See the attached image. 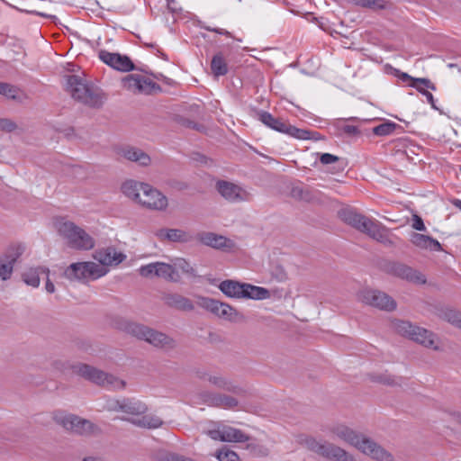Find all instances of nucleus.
Wrapping results in <instances>:
<instances>
[{
    "label": "nucleus",
    "mask_w": 461,
    "mask_h": 461,
    "mask_svg": "<svg viewBox=\"0 0 461 461\" xmlns=\"http://www.w3.org/2000/svg\"><path fill=\"white\" fill-rule=\"evenodd\" d=\"M41 274L48 276L50 269L46 267H31L23 273L22 279L27 285L36 288L40 285Z\"/></svg>",
    "instance_id": "31"
},
{
    "label": "nucleus",
    "mask_w": 461,
    "mask_h": 461,
    "mask_svg": "<svg viewBox=\"0 0 461 461\" xmlns=\"http://www.w3.org/2000/svg\"><path fill=\"white\" fill-rule=\"evenodd\" d=\"M210 382L219 388L224 389L229 392H232L238 394L243 393V390L232 382L227 379V376H211Z\"/></svg>",
    "instance_id": "37"
},
{
    "label": "nucleus",
    "mask_w": 461,
    "mask_h": 461,
    "mask_svg": "<svg viewBox=\"0 0 461 461\" xmlns=\"http://www.w3.org/2000/svg\"><path fill=\"white\" fill-rule=\"evenodd\" d=\"M165 303L179 311L191 312L194 309L193 302L178 294H167L164 296Z\"/></svg>",
    "instance_id": "28"
},
{
    "label": "nucleus",
    "mask_w": 461,
    "mask_h": 461,
    "mask_svg": "<svg viewBox=\"0 0 461 461\" xmlns=\"http://www.w3.org/2000/svg\"><path fill=\"white\" fill-rule=\"evenodd\" d=\"M270 297V292L264 287L243 283L242 299L264 300Z\"/></svg>",
    "instance_id": "32"
},
{
    "label": "nucleus",
    "mask_w": 461,
    "mask_h": 461,
    "mask_svg": "<svg viewBox=\"0 0 461 461\" xmlns=\"http://www.w3.org/2000/svg\"><path fill=\"white\" fill-rule=\"evenodd\" d=\"M139 273L141 276L147 278L156 276L175 283L180 281V276L176 268L172 265L164 262L158 261L143 265L140 267Z\"/></svg>",
    "instance_id": "12"
},
{
    "label": "nucleus",
    "mask_w": 461,
    "mask_h": 461,
    "mask_svg": "<svg viewBox=\"0 0 461 461\" xmlns=\"http://www.w3.org/2000/svg\"><path fill=\"white\" fill-rule=\"evenodd\" d=\"M457 424L461 425V412L456 411H446Z\"/></svg>",
    "instance_id": "59"
},
{
    "label": "nucleus",
    "mask_w": 461,
    "mask_h": 461,
    "mask_svg": "<svg viewBox=\"0 0 461 461\" xmlns=\"http://www.w3.org/2000/svg\"><path fill=\"white\" fill-rule=\"evenodd\" d=\"M98 57L104 64L116 70L129 72L135 69L133 62L126 55L101 50L98 53Z\"/></svg>",
    "instance_id": "19"
},
{
    "label": "nucleus",
    "mask_w": 461,
    "mask_h": 461,
    "mask_svg": "<svg viewBox=\"0 0 461 461\" xmlns=\"http://www.w3.org/2000/svg\"><path fill=\"white\" fill-rule=\"evenodd\" d=\"M410 85L420 86L423 88H428L433 91L436 90L435 84L426 77H415V79H413V83H410L409 86Z\"/></svg>",
    "instance_id": "48"
},
{
    "label": "nucleus",
    "mask_w": 461,
    "mask_h": 461,
    "mask_svg": "<svg viewBox=\"0 0 461 461\" xmlns=\"http://www.w3.org/2000/svg\"><path fill=\"white\" fill-rule=\"evenodd\" d=\"M339 216L342 221L370 238L383 244H392L386 229L378 221H372L352 208L339 210Z\"/></svg>",
    "instance_id": "2"
},
{
    "label": "nucleus",
    "mask_w": 461,
    "mask_h": 461,
    "mask_svg": "<svg viewBox=\"0 0 461 461\" xmlns=\"http://www.w3.org/2000/svg\"><path fill=\"white\" fill-rule=\"evenodd\" d=\"M65 79L66 89L75 100L92 108L103 106L106 98L100 89L94 87L77 75H68Z\"/></svg>",
    "instance_id": "3"
},
{
    "label": "nucleus",
    "mask_w": 461,
    "mask_h": 461,
    "mask_svg": "<svg viewBox=\"0 0 461 461\" xmlns=\"http://www.w3.org/2000/svg\"><path fill=\"white\" fill-rule=\"evenodd\" d=\"M330 431L333 437L356 447L375 461H394L393 456L375 440L345 424H335L330 428Z\"/></svg>",
    "instance_id": "1"
},
{
    "label": "nucleus",
    "mask_w": 461,
    "mask_h": 461,
    "mask_svg": "<svg viewBox=\"0 0 461 461\" xmlns=\"http://www.w3.org/2000/svg\"><path fill=\"white\" fill-rule=\"evenodd\" d=\"M385 273L413 284L423 285L426 277L420 271L400 261H388L384 266Z\"/></svg>",
    "instance_id": "11"
},
{
    "label": "nucleus",
    "mask_w": 461,
    "mask_h": 461,
    "mask_svg": "<svg viewBox=\"0 0 461 461\" xmlns=\"http://www.w3.org/2000/svg\"><path fill=\"white\" fill-rule=\"evenodd\" d=\"M145 45H146L147 47H149V48H154V49H156V50H157V52L159 54V56H160L163 59L167 60V56L165 53H163V52H162V51H161V50L157 47V45H156V44H154V43H146Z\"/></svg>",
    "instance_id": "61"
},
{
    "label": "nucleus",
    "mask_w": 461,
    "mask_h": 461,
    "mask_svg": "<svg viewBox=\"0 0 461 461\" xmlns=\"http://www.w3.org/2000/svg\"><path fill=\"white\" fill-rule=\"evenodd\" d=\"M203 29L208 31V32H216L218 34H221V35H224L226 37H229V38H232V35L231 33L225 30V29H221V28H217V27H212V26H208V25H203L202 26Z\"/></svg>",
    "instance_id": "54"
},
{
    "label": "nucleus",
    "mask_w": 461,
    "mask_h": 461,
    "mask_svg": "<svg viewBox=\"0 0 461 461\" xmlns=\"http://www.w3.org/2000/svg\"><path fill=\"white\" fill-rule=\"evenodd\" d=\"M220 304H223V302L205 296H198L196 300L197 306L204 309L216 317H218V314H220L221 309L222 307L220 306Z\"/></svg>",
    "instance_id": "36"
},
{
    "label": "nucleus",
    "mask_w": 461,
    "mask_h": 461,
    "mask_svg": "<svg viewBox=\"0 0 461 461\" xmlns=\"http://www.w3.org/2000/svg\"><path fill=\"white\" fill-rule=\"evenodd\" d=\"M123 87L133 93L150 94L153 89H160V86L145 77L138 74H131L122 80Z\"/></svg>",
    "instance_id": "18"
},
{
    "label": "nucleus",
    "mask_w": 461,
    "mask_h": 461,
    "mask_svg": "<svg viewBox=\"0 0 461 461\" xmlns=\"http://www.w3.org/2000/svg\"><path fill=\"white\" fill-rule=\"evenodd\" d=\"M444 318L452 325L461 329V312L447 309L444 312Z\"/></svg>",
    "instance_id": "44"
},
{
    "label": "nucleus",
    "mask_w": 461,
    "mask_h": 461,
    "mask_svg": "<svg viewBox=\"0 0 461 461\" xmlns=\"http://www.w3.org/2000/svg\"><path fill=\"white\" fill-rule=\"evenodd\" d=\"M18 88L8 84L0 82V95H3L10 99L17 98Z\"/></svg>",
    "instance_id": "45"
},
{
    "label": "nucleus",
    "mask_w": 461,
    "mask_h": 461,
    "mask_svg": "<svg viewBox=\"0 0 461 461\" xmlns=\"http://www.w3.org/2000/svg\"><path fill=\"white\" fill-rule=\"evenodd\" d=\"M207 435L214 440H220L224 442V439L222 438V425L218 426L215 429H210L207 431Z\"/></svg>",
    "instance_id": "53"
},
{
    "label": "nucleus",
    "mask_w": 461,
    "mask_h": 461,
    "mask_svg": "<svg viewBox=\"0 0 461 461\" xmlns=\"http://www.w3.org/2000/svg\"><path fill=\"white\" fill-rule=\"evenodd\" d=\"M222 438L224 442L243 443L249 441L250 437L239 429L222 425Z\"/></svg>",
    "instance_id": "33"
},
{
    "label": "nucleus",
    "mask_w": 461,
    "mask_h": 461,
    "mask_svg": "<svg viewBox=\"0 0 461 461\" xmlns=\"http://www.w3.org/2000/svg\"><path fill=\"white\" fill-rule=\"evenodd\" d=\"M220 306L222 307L220 314H218V318L232 322L238 321L242 318V315L229 303H223V304H220Z\"/></svg>",
    "instance_id": "39"
},
{
    "label": "nucleus",
    "mask_w": 461,
    "mask_h": 461,
    "mask_svg": "<svg viewBox=\"0 0 461 461\" xmlns=\"http://www.w3.org/2000/svg\"><path fill=\"white\" fill-rule=\"evenodd\" d=\"M94 258L100 263V267L107 268L108 266H117L126 256L116 250L114 247H107L95 251Z\"/></svg>",
    "instance_id": "23"
},
{
    "label": "nucleus",
    "mask_w": 461,
    "mask_h": 461,
    "mask_svg": "<svg viewBox=\"0 0 461 461\" xmlns=\"http://www.w3.org/2000/svg\"><path fill=\"white\" fill-rule=\"evenodd\" d=\"M354 4L363 8H368L373 11L386 9L389 3L385 0H354Z\"/></svg>",
    "instance_id": "42"
},
{
    "label": "nucleus",
    "mask_w": 461,
    "mask_h": 461,
    "mask_svg": "<svg viewBox=\"0 0 461 461\" xmlns=\"http://www.w3.org/2000/svg\"><path fill=\"white\" fill-rule=\"evenodd\" d=\"M53 420L57 424L73 434L89 436L100 431L98 427L90 420L72 413L58 411L54 412Z\"/></svg>",
    "instance_id": "6"
},
{
    "label": "nucleus",
    "mask_w": 461,
    "mask_h": 461,
    "mask_svg": "<svg viewBox=\"0 0 461 461\" xmlns=\"http://www.w3.org/2000/svg\"><path fill=\"white\" fill-rule=\"evenodd\" d=\"M211 70L214 77L228 74L229 67L222 52H217L211 60Z\"/></svg>",
    "instance_id": "34"
},
{
    "label": "nucleus",
    "mask_w": 461,
    "mask_h": 461,
    "mask_svg": "<svg viewBox=\"0 0 461 461\" xmlns=\"http://www.w3.org/2000/svg\"><path fill=\"white\" fill-rule=\"evenodd\" d=\"M196 239L203 245L216 249H230L233 247V242L230 239L211 231L199 232Z\"/></svg>",
    "instance_id": "24"
},
{
    "label": "nucleus",
    "mask_w": 461,
    "mask_h": 461,
    "mask_svg": "<svg viewBox=\"0 0 461 461\" xmlns=\"http://www.w3.org/2000/svg\"><path fill=\"white\" fill-rule=\"evenodd\" d=\"M176 266L180 268L183 272L186 274H193L194 268L190 266V264L184 258L177 259Z\"/></svg>",
    "instance_id": "52"
},
{
    "label": "nucleus",
    "mask_w": 461,
    "mask_h": 461,
    "mask_svg": "<svg viewBox=\"0 0 461 461\" xmlns=\"http://www.w3.org/2000/svg\"><path fill=\"white\" fill-rule=\"evenodd\" d=\"M411 221H412L411 227L414 230H419V231H426L427 230V228L423 222V220L420 215L413 214Z\"/></svg>",
    "instance_id": "50"
},
{
    "label": "nucleus",
    "mask_w": 461,
    "mask_h": 461,
    "mask_svg": "<svg viewBox=\"0 0 461 461\" xmlns=\"http://www.w3.org/2000/svg\"><path fill=\"white\" fill-rule=\"evenodd\" d=\"M143 195L145 199H140L138 203L149 210L163 212L168 206L167 197L150 185H144Z\"/></svg>",
    "instance_id": "16"
},
{
    "label": "nucleus",
    "mask_w": 461,
    "mask_h": 461,
    "mask_svg": "<svg viewBox=\"0 0 461 461\" xmlns=\"http://www.w3.org/2000/svg\"><path fill=\"white\" fill-rule=\"evenodd\" d=\"M52 367L56 372L68 373L71 375H108L107 373L96 369L92 366L64 359H57L53 361Z\"/></svg>",
    "instance_id": "14"
},
{
    "label": "nucleus",
    "mask_w": 461,
    "mask_h": 461,
    "mask_svg": "<svg viewBox=\"0 0 461 461\" xmlns=\"http://www.w3.org/2000/svg\"><path fill=\"white\" fill-rule=\"evenodd\" d=\"M122 420L130 421V422H131L133 425H135L137 427L148 429L147 420H146L145 415L142 416L141 418H139V419L122 418Z\"/></svg>",
    "instance_id": "55"
},
{
    "label": "nucleus",
    "mask_w": 461,
    "mask_h": 461,
    "mask_svg": "<svg viewBox=\"0 0 461 461\" xmlns=\"http://www.w3.org/2000/svg\"><path fill=\"white\" fill-rule=\"evenodd\" d=\"M397 129L401 130L402 126H400L399 124H397L393 122L386 121V122L374 127L373 133L377 136H387V135L392 134Z\"/></svg>",
    "instance_id": "41"
},
{
    "label": "nucleus",
    "mask_w": 461,
    "mask_h": 461,
    "mask_svg": "<svg viewBox=\"0 0 461 461\" xmlns=\"http://www.w3.org/2000/svg\"><path fill=\"white\" fill-rule=\"evenodd\" d=\"M395 76H397L402 82H411L413 83V79L415 77H412L408 73L402 72L399 69H395Z\"/></svg>",
    "instance_id": "58"
},
{
    "label": "nucleus",
    "mask_w": 461,
    "mask_h": 461,
    "mask_svg": "<svg viewBox=\"0 0 461 461\" xmlns=\"http://www.w3.org/2000/svg\"><path fill=\"white\" fill-rule=\"evenodd\" d=\"M300 444L308 450L330 461H356L352 454L326 440H317L315 438L305 436L300 439Z\"/></svg>",
    "instance_id": "5"
},
{
    "label": "nucleus",
    "mask_w": 461,
    "mask_h": 461,
    "mask_svg": "<svg viewBox=\"0 0 461 461\" xmlns=\"http://www.w3.org/2000/svg\"><path fill=\"white\" fill-rule=\"evenodd\" d=\"M108 273V268L100 267L94 262L72 263L65 271L64 276L69 280H84L91 277L96 279Z\"/></svg>",
    "instance_id": "10"
},
{
    "label": "nucleus",
    "mask_w": 461,
    "mask_h": 461,
    "mask_svg": "<svg viewBox=\"0 0 461 461\" xmlns=\"http://www.w3.org/2000/svg\"><path fill=\"white\" fill-rule=\"evenodd\" d=\"M219 290L227 297L242 299L243 283L236 280L227 279L218 285Z\"/></svg>",
    "instance_id": "29"
},
{
    "label": "nucleus",
    "mask_w": 461,
    "mask_h": 461,
    "mask_svg": "<svg viewBox=\"0 0 461 461\" xmlns=\"http://www.w3.org/2000/svg\"><path fill=\"white\" fill-rule=\"evenodd\" d=\"M216 189L223 198L231 203L245 201L248 196V193L240 186L225 180H219Z\"/></svg>",
    "instance_id": "22"
},
{
    "label": "nucleus",
    "mask_w": 461,
    "mask_h": 461,
    "mask_svg": "<svg viewBox=\"0 0 461 461\" xmlns=\"http://www.w3.org/2000/svg\"><path fill=\"white\" fill-rule=\"evenodd\" d=\"M90 383L110 391L122 390L126 382L119 376H85Z\"/></svg>",
    "instance_id": "26"
},
{
    "label": "nucleus",
    "mask_w": 461,
    "mask_h": 461,
    "mask_svg": "<svg viewBox=\"0 0 461 461\" xmlns=\"http://www.w3.org/2000/svg\"><path fill=\"white\" fill-rule=\"evenodd\" d=\"M453 204H454L456 208H458L459 210H461V200H459V199H455V200L453 201Z\"/></svg>",
    "instance_id": "63"
},
{
    "label": "nucleus",
    "mask_w": 461,
    "mask_h": 461,
    "mask_svg": "<svg viewBox=\"0 0 461 461\" xmlns=\"http://www.w3.org/2000/svg\"><path fill=\"white\" fill-rule=\"evenodd\" d=\"M123 330L127 334L144 340L158 348L170 350L176 347L174 339L144 324L127 321L123 325Z\"/></svg>",
    "instance_id": "4"
},
{
    "label": "nucleus",
    "mask_w": 461,
    "mask_h": 461,
    "mask_svg": "<svg viewBox=\"0 0 461 461\" xmlns=\"http://www.w3.org/2000/svg\"><path fill=\"white\" fill-rule=\"evenodd\" d=\"M155 234L161 241L188 243L194 239L193 235L181 229L163 228L158 230Z\"/></svg>",
    "instance_id": "25"
},
{
    "label": "nucleus",
    "mask_w": 461,
    "mask_h": 461,
    "mask_svg": "<svg viewBox=\"0 0 461 461\" xmlns=\"http://www.w3.org/2000/svg\"><path fill=\"white\" fill-rule=\"evenodd\" d=\"M371 382L381 384L388 386L400 385L401 384L396 382L393 376H370Z\"/></svg>",
    "instance_id": "46"
},
{
    "label": "nucleus",
    "mask_w": 461,
    "mask_h": 461,
    "mask_svg": "<svg viewBox=\"0 0 461 461\" xmlns=\"http://www.w3.org/2000/svg\"><path fill=\"white\" fill-rule=\"evenodd\" d=\"M115 154L131 162L137 163L140 167H149L151 158L141 149L131 145H121L114 149Z\"/></svg>",
    "instance_id": "17"
},
{
    "label": "nucleus",
    "mask_w": 461,
    "mask_h": 461,
    "mask_svg": "<svg viewBox=\"0 0 461 461\" xmlns=\"http://www.w3.org/2000/svg\"><path fill=\"white\" fill-rule=\"evenodd\" d=\"M342 131H344V133L349 136H355L359 134V130L355 125L346 124L342 127Z\"/></svg>",
    "instance_id": "56"
},
{
    "label": "nucleus",
    "mask_w": 461,
    "mask_h": 461,
    "mask_svg": "<svg viewBox=\"0 0 461 461\" xmlns=\"http://www.w3.org/2000/svg\"><path fill=\"white\" fill-rule=\"evenodd\" d=\"M154 459L156 461H194L192 458L165 449L158 450L154 454Z\"/></svg>",
    "instance_id": "40"
},
{
    "label": "nucleus",
    "mask_w": 461,
    "mask_h": 461,
    "mask_svg": "<svg viewBox=\"0 0 461 461\" xmlns=\"http://www.w3.org/2000/svg\"><path fill=\"white\" fill-rule=\"evenodd\" d=\"M45 289H46L47 293H49V294H53L55 292V285L50 281V279L49 277V275L47 276V280H46V284H45Z\"/></svg>",
    "instance_id": "60"
},
{
    "label": "nucleus",
    "mask_w": 461,
    "mask_h": 461,
    "mask_svg": "<svg viewBox=\"0 0 461 461\" xmlns=\"http://www.w3.org/2000/svg\"><path fill=\"white\" fill-rule=\"evenodd\" d=\"M397 333L404 336L426 348H436L434 346V334L428 330L413 325L408 321L398 320L393 323Z\"/></svg>",
    "instance_id": "9"
},
{
    "label": "nucleus",
    "mask_w": 461,
    "mask_h": 461,
    "mask_svg": "<svg viewBox=\"0 0 461 461\" xmlns=\"http://www.w3.org/2000/svg\"><path fill=\"white\" fill-rule=\"evenodd\" d=\"M291 196L300 202L319 204L322 202L321 192L303 183L295 185L291 188Z\"/></svg>",
    "instance_id": "21"
},
{
    "label": "nucleus",
    "mask_w": 461,
    "mask_h": 461,
    "mask_svg": "<svg viewBox=\"0 0 461 461\" xmlns=\"http://www.w3.org/2000/svg\"><path fill=\"white\" fill-rule=\"evenodd\" d=\"M358 299L367 305L386 312H392L397 306L390 295L379 290L364 289L358 293Z\"/></svg>",
    "instance_id": "13"
},
{
    "label": "nucleus",
    "mask_w": 461,
    "mask_h": 461,
    "mask_svg": "<svg viewBox=\"0 0 461 461\" xmlns=\"http://www.w3.org/2000/svg\"><path fill=\"white\" fill-rule=\"evenodd\" d=\"M17 125L15 122L9 119H0V129L2 131L11 132L16 129Z\"/></svg>",
    "instance_id": "51"
},
{
    "label": "nucleus",
    "mask_w": 461,
    "mask_h": 461,
    "mask_svg": "<svg viewBox=\"0 0 461 461\" xmlns=\"http://www.w3.org/2000/svg\"><path fill=\"white\" fill-rule=\"evenodd\" d=\"M167 1V7L168 9L172 12V13H175L176 10L175 8L172 6L174 4H176V1L175 0H166Z\"/></svg>",
    "instance_id": "62"
},
{
    "label": "nucleus",
    "mask_w": 461,
    "mask_h": 461,
    "mask_svg": "<svg viewBox=\"0 0 461 461\" xmlns=\"http://www.w3.org/2000/svg\"><path fill=\"white\" fill-rule=\"evenodd\" d=\"M146 420H147V426L148 429H157L159 428L163 421L162 420L155 415H145Z\"/></svg>",
    "instance_id": "49"
},
{
    "label": "nucleus",
    "mask_w": 461,
    "mask_h": 461,
    "mask_svg": "<svg viewBox=\"0 0 461 461\" xmlns=\"http://www.w3.org/2000/svg\"><path fill=\"white\" fill-rule=\"evenodd\" d=\"M320 162L322 165H332L331 173L342 172L347 165L344 158L330 153H321L320 155Z\"/></svg>",
    "instance_id": "35"
},
{
    "label": "nucleus",
    "mask_w": 461,
    "mask_h": 461,
    "mask_svg": "<svg viewBox=\"0 0 461 461\" xmlns=\"http://www.w3.org/2000/svg\"><path fill=\"white\" fill-rule=\"evenodd\" d=\"M25 248L21 244L11 245L0 257V278L6 281L11 278L14 266L23 254Z\"/></svg>",
    "instance_id": "15"
},
{
    "label": "nucleus",
    "mask_w": 461,
    "mask_h": 461,
    "mask_svg": "<svg viewBox=\"0 0 461 461\" xmlns=\"http://www.w3.org/2000/svg\"><path fill=\"white\" fill-rule=\"evenodd\" d=\"M410 86L415 88L419 93L424 95L433 109L438 110V108L436 106L434 96L430 92L421 87L420 86L410 85Z\"/></svg>",
    "instance_id": "47"
},
{
    "label": "nucleus",
    "mask_w": 461,
    "mask_h": 461,
    "mask_svg": "<svg viewBox=\"0 0 461 461\" xmlns=\"http://www.w3.org/2000/svg\"><path fill=\"white\" fill-rule=\"evenodd\" d=\"M212 404L224 409H232L238 405V401L229 395L215 394L212 397Z\"/></svg>",
    "instance_id": "38"
},
{
    "label": "nucleus",
    "mask_w": 461,
    "mask_h": 461,
    "mask_svg": "<svg viewBox=\"0 0 461 461\" xmlns=\"http://www.w3.org/2000/svg\"><path fill=\"white\" fill-rule=\"evenodd\" d=\"M257 119L264 125L277 132L288 135L298 140L311 139V131L299 129L290 124L286 120L273 116L270 113L259 110L256 113Z\"/></svg>",
    "instance_id": "7"
},
{
    "label": "nucleus",
    "mask_w": 461,
    "mask_h": 461,
    "mask_svg": "<svg viewBox=\"0 0 461 461\" xmlns=\"http://www.w3.org/2000/svg\"><path fill=\"white\" fill-rule=\"evenodd\" d=\"M216 457L219 461H240L239 455L227 447H222L220 449Z\"/></svg>",
    "instance_id": "43"
},
{
    "label": "nucleus",
    "mask_w": 461,
    "mask_h": 461,
    "mask_svg": "<svg viewBox=\"0 0 461 461\" xmlns=\"http://www.w3.org/2000/svg\"><path fill=\"white\" fill-rule=\"evenodd\" d=\"M180 123H181L183 126L186 127V128L195 129V130H197V131H199L201 128H203V126H202V125H200V124H198V123H196V122H193V121H191V120H189V119H184V118H182V119L180 120Z\"/></svg>",
    "instance_id": "57"
},
{
    "label": "nucleus",
    "mask_w": 461,
    "mask_h": 461,
    "mask_svg": "<svg viewBox=\"0 0 461 461\" xmlns=\"http://www.w3.org/2000/svg\"><path fill=\"white\" fill-rule=\"evenodd\" d=\"M58 231L67 240L70 248L87 250L95 246L92 237L72 221L59 222Z\"/></svg>",
    "instance_id": "8"
},
{
    "label": "nucleus",
    "mask_w": 461,
    "mask_h": 461,
    "mask_svg": "<svg viewBox=\"0 0 461 461\" xmlns=\"http://www.w3.org/2000/svg\"><path fill=\"white\" fill-rule=\"evenodd\" d=\"M149 184L139 182L136 180H127L122 185V193L133 200L136 203L140 201V192L144 193V185H149Z\"/></svg>",
    "instance_id": "30"
},
{
    "label": "nucleus",
    "mask_w": 461,
    "mask_h": 461,
    "mask_svg": "<svg viewBox=\"0 0 461 461\" xmlns=\"http://www.w3.org/2000/svg\"><path fill=\"white\" fill-rule=\"evenodd\" d=\"M109 410L139 416L144 414L148 411V407L139 400L124 398L112 402L109 405Z\"/></svg>",
    "instance_id": "20"
},
{
    "label": "nucleus",
    "mask_w": 461,
    "mask_h": 461,
    "mask_svg": "<svg viewBox=\"0 0 461 461\" xmlns=\"http://www.w3.org/2000/svg\"><path fill=\"white\" fill-rule=\"evenodd\" d=\"M83 461H99L97 458L93 456L85 457Z\"/></svg>",
    "instance_id": "64"
},
{
    "label": "nucleus",
    "mask_w": 461,
    "mask_h": 461,
    "mask_svg": "<svg viewBox=\"0 0 461 461\" xmlns=\"http://www.w3.org/2000/svg\"><path fill=\"white\" fill-rule=\"evenodd\" d=\"M411 242L422 249H429L431 251H441V244L430 236L412 232L411 234Z\"/></svg>",
    "instance_id": "27"
}]
</instances>
